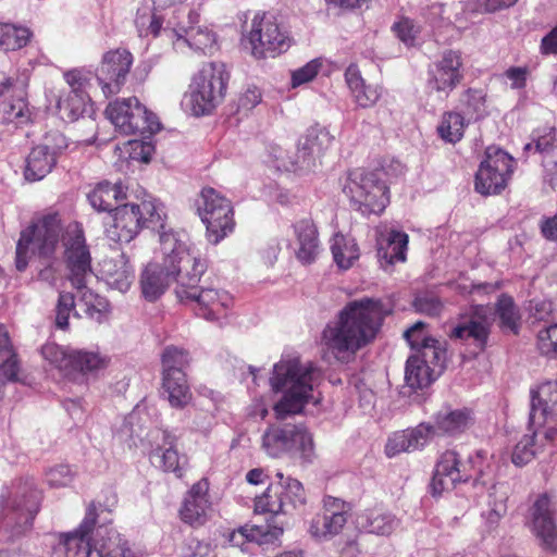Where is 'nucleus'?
Instances as JSON below:
<instances>
[{
  "label": "nucleus",
  "mask_w": 557,
  "mask_h": 557,
  "mask_svg": "<svg viewBox=\"0 0 557 557\" xmlns=\"http://www.w3.org/2000/svg\"><path fill=\"white\" fill-rule=\"evenodd\" d=\"M490 334V319L486 314L475 309L453 329L450 337L461 341H471L479 351H484L487 347Z\"/></svg>",
  "instance_id": "cd10ccee"
},
{
  "label": "nucleus",
  "mask_w": 557,
  "mask_h": 557,
  "mask_svg": "<svg viewBox=\"0 0 557 557\" xmlns=\"http://www.w3.org/2000/svg\"><path fill=\"white\" fill-rule=\"evenodd\" d=\"M67 147V138L61 132L46 133L42 141L34 146L25 158L24 178L27 182L44 180L55 168Z\"/></svg>",
  "instance_id": "f3484780"
},
{
  "label": "nucleus",
  "mask_w": 557,
  "mask_h": 557,
  "mask_svg": "<svg viewBox=\"0 0 557 557\" xmlns=\"http://www.w3.org/2000/svg\"><path fill=\"white\" fill-rule=\"evenodd\" d=\"M133 63L134 57L127 49H112L103 54L96 70V77L107 98L122 90Z\"/></svg>",
  "instance_id": "412c9836"
},
{
  "label": "nucleus",
  "mask_w": 557,
  "mask_h": 557,
  "mask_svg": "<svg viewBox=\"0 0 557 557\" xmlns=\"http://www.w3.org/2000/svg\"><path fill=\"white\" fill-rule=\"evenodd\" d=\"M183 252V274L175 294L181 302L194 304L195 313L208 321H216L227 317L233 306L230 293L216 288L199 287L198 283L207 270V260L198 252Z\"/></svg>",
  "instance_id": "7ed1b4c3"
},
{
  "label": "nucleus",
  "mask_w": 557,
  "mask_h": 557,
  "mask_svg": "<svg viewBox=\"0 0 557 557\" xmlns=\"http://www.w3.org/2000/svg\"><path fill=\"white\" fill-rule=\"evenodd\" d=\"M150 460L163 472L173 473L182 480L189 469V458L177 449V437L168 430H158L152 435Z\"/></svg>",
  "instance_id": "5701e85b"
},
{
  "label": "nucleus",
  "mask_w": 557,
  "mask_h": 557,
  "mask_svg": "<svg viewBox=\"0 0 557 557\" xmlns=\"http://www.w3.org/2000/svg\"><path fill=\"white\" fill-rule=\"evenodd\" d=\"M58 108L64 119L77 120L84 111L83 100L79 95H69L65 99L58 101Z\"/></svg>",
  "instance_id": "6e6d98bb"
},
{
  "label": "nucleus",
  "mask_w": 557,
  "mask_h": 557,
  "mask_svg": "<svg viewBox=\"0 0 557 557\" xmlns=\"http://www.w3.org/2000/svg\"><path fill=\"white\" fill-rule=\"evenodd\" d=\"M293 227L298 244L297 259L304 264L312 263L319 252V234L313 220L301 219Z\"/></svg>",
  "instance_id": "7c9ffc66"
},
{
  "label": "nucleus",
  "mask_w": 557,
  "mask_h": 557,
  "mask_svg": "<svg viewBox=\"0 0 557 557\" xmlns=\"http://www.w3.org/2000/svg\"><path fill=\"white\" fill-rule=\"evenodd\" d=\"M162 388L168 394L171 407L176 409L185 408L193 398L185 372L162 374Z\"/></svg>",
  "instance_id": "e433bc0d"
},
{
  "label": "nucleus",
  "mask_w": 557,
  "mask_h": 557,
  "mask_svg": "<svg viewBox=\"0 0 557 557\" xmlns=\"http://www.w3.org/2000/svg\"><path fill=\"white\" fill-rule=\"evenodd\" d=\"M355 522L359 531L380 536L391 535L397 525L396 517L379 505L359 512Z\"/></svg>",
  "instance_id": "c756f323"
},
{
  "label": "nucleus",
  "mask_w": 557,
  "mask_h": 557,
  "mask_svg": "<svg viewBox=\"0 0 557 557\" xmlns=\"http://www.w3.org/2000/svg\"><path fill=\"white\" fill-rule=\"evenodd\" d=\"M540 51L543 55L557 54V25L542 38Z\"/></svg>",
  "instance_id": "338daca9"
},
{
  "label": "nucleus",
  "mask_w": 557,
  "mask_h": 557,
  "mask_svg": "<svg viewBox=\"0 0 557 557\" xmlns=\"http://www.w3.org/2000/svg\"><path fill=\"white\" fill-rule=\"evenodd\" d=\"M416 352L417 354L412 357L421 358L424 363L437 368L438 372H442L444 369V363L446 361V348L438 339L434 337L426 339V342L420 346Z\"/></svg>",
  "instance_id": "c03bdc74"
},
{
  "label": "nucleus",
  "mask_w": 557,
  "mask_h": 557,
  "mask_svg": "<svg viewBox=\"0 0 557 557\" xmlns=\"http://www.w3.org/2000/svg\"><path fill=\"white\" fill-rule=\"evenodd\" d=\"M283 534V528L270 525H253V531L250 533V542L259 545L270 544L275 542Z\"/></svg>",
  "instance_id": "4d7b16f0"
},
{
  "label": "nucleus",
  "mask_w": 557,
  "mask_h": 557,
  "mask_svg": "<svg viewBox=\"0 0 557 557\" xmlns=\"http://www.w3.org/2000/svg\"><path fill=\"white\" fill-rule=\"evenodd\" d=\"M413 307L417 312L429 317H437L443 310L441 300L434 296L417 297L413 301Z\"/></svg>",
  "instance_id": "13d9d810"
},
{
  "label": "nucleus",
  "mask_w": 557,
  "mask_h": 557,
  "mask_svg": "<svg viewBox=\"0 0 557 557\" xmlns=\"http://www.w3.org/2000/svg\"><path fill=\"white\" fill-rule=\"evenodd\" d=\"M380 171L355 169L348 172L343 193L362 215L381 214L389 203V187Z\"/></svg>",
  "instance_id": "6e6552de"
},
{
  "label": "nucleus",
  "mask_w": 557,
  "mask_h": 557,
  "mask_svg": "<svg viewBox=\"0 0 557 557\" xmlns=\"http://www.w3.org/2000/svg\"><path fill=\"white\" fill-rule=\"evenodd\" d=\"M345 81L356 103L361 108H371L381 98V88L377 85L367 84L356 64H350L346 69Z\"/></svg>",
  "instance_id": "473e14b6"
},
{
  "label": "nucleus",
  "mask_w": 557,
  "mask_h": 557,
  "mask_svg": "<svg viewBox=\"0 0 557 557\" xmlns=\"http://www.w3.org/2000/svg\"><path fill=\"white\" fill-rule=\"evenodd\" d=\"M462 79L463 63L459 51H444L441 59L429 69V85L437 92L448 95Z\"/></svg>",
  "instance_id": "b1692460"
},
{
  "label": "nucleus",
  "mask_w": 557,
  "mask_h": 557,
  "mask_svg": "<svg viewBox=\"0 0 557 557\" xmlns=\"http://www.w3.org/2000/svg\"><path fill=\"white\" fill-rule=\"evenodd\" d=\"M277 482L270 483L264 492L255 498V512L262 515H292L307 503L302 484L292 478L284 479L277 472Z\"/></svg>",
  "instance_id": "4468645a"
},
{
  "label": "nucleus",
  "mask_w": 557,
  "mask_h": 557,
  "mask_svg": "<svg viewBox=\"0 0 557 557\" xmlns=\"http://www.w3.org/2000/svg\"><path fill=\"white\" fill-rule=\"evenodd\" d=\"M81 304L85 306V313L97 323L108 321L110 314V305L108 300L91 290H85L81 298Z\"/></svg>",
  "instance_id": "49530a36"
},
{
  "label": "nucleus",
  "mask_w": 557,
  "mask_h": 557,
  "mask_svg": "<svg viewBox=\"0 0 557 557\" xmlns=\"http://www.w3.org/2000/svg\"><path fill=\"white\" fill-rule=\"evenodd\" d=\"M185 41L195 51L207 53L215 45V35L207 27H190L186 32Z\"/></svg>",
  "instance_id": "09e8293b"
},
{
  "label": "nucleus",
  "mask_w": 557,
  "mask_h": 557,
  "mask_svg": "<svg viewBox=\"0 0 557 557\" xmlns=\"http://www.w3.org/2000/svg\"><path fill=\"white\" fill-rule=\"evenodd\" d=\"M106 115L124 135L149 136L158 133L161 124L158 117L136 97L116 99L106 109Z\"/></svg>",
  "instance_id": "ddd939ff"
},
{
  "label": "nucleus",
  "mask_w": 557,
  "mask_h": 557,
  "mask_svg": "<svg viewBox=\"0 0 557 557\" xmlns=\"http://www.w3.org/2000/svg\"><path fill=\"white\" fill-rule=\"evenodd\" d=\"M505 76L511 82L512 89H523L529 76L528 67L511 66L506 70Z\"/></svg>",
  "instance_id": "e2e57ef3"
},
{
  "label": "nucleus",
  "mask_w": 557,
  "mask_h": 557,
  "mask_svg": "<svg viewBox=\"0 0 557 557\" xmlns=\"http://www.w3.org/2000/svg\"><path fill=\"white\" fill-rule=\"evenodd\" d=\"M262 448L274 458L285 454L310 461L314 454L311 433L302 424H272L262 435Z\"/></svg>",
  "instance_id": "f8f14e48"
},
{
  "label": "nucleus",
  "mask_w": 557,
  "mask_h": 557,
  "mask_svg": "<svg viewBox=\"0 0 557 557\" xmlns=\"http://www.w3.org/2000/svg\"><path fill=\"white\" fill-rule=\"evenodd\" d=\"M42 497L33 478L14 481L8 494L0 496V529L12 539L25 535L33 528Z\"/></svg>",
  "instance_id": "39448f33"
},
{
  "label": "nucleus",
  "mask_w": 557,
  "mask_h": 557,
  "mask_svg": "<svg viewBox=\"0 0 557 557\" xmlns=\"http://www.w3.org/2000/svg\"><path fill=\"white\" fill-rule=\"evenodd\" d=\"M473 412L469 408L453 409L447 406L433 416L432 423H422L430 429V438L434 435H456L473 424Z\"/></svg>",
  "instance_id": "bb28decb"
},
{
  "label": "nucleus",
  "mask_w": 557,
  "mask_h": 557,
  "mask_svg": "<svg viewBox=\"0 0 557 557\" xmlns=\"http://www.w3.org/2000/svg\"><path fill=\"white\" fill-rule=\"evenodd\" d=\"M196 212L206 227V239L218 245L236 227L235 209L231 199L213 187H203L195 200Z\"/></svg>",
  "instance_id": "9d476101"
},
{
  "label": "nucleus",
  "mask_w": 557,
  "mask_h": 557,
  "mask_svg": "<svg viewBox=\"0 0 557 557\" xmlns=\"http://www.w3.org/2000/svg\"><path fill=\"white\" fill-rule=\"evenodd\" d=\"M387 314L381 299L348 301L322 330L320 345L341 361L355 356L375 341Z\"/></svg>",
  "instance_id": "f03ea898"
},
{
  "label": "nucleus",
  "mask_w": 557,
  "mask_h": 557,
  "mask_svg": "<svg viewBox=\"0 0 557 557\" xmlns=\"http://www.w3.org/2000/svg\"><path fill=\"white\" fill-rule=\"evenodd\" d=\"M437 368L423 362L421 358L409 357L406 362L405 380L412 389H422L431 385L438 375Z\"/></svg>",
  "instance_id": "4c0bfd02"
},
{
  "label": "nucleus",
  "mask_w": 557,
  "mask_h": 557,
  "mask_svg": "<svg viewBox=\"0 0 557 557\" xmlns=\"http://www.w3.org/2000/svg\"><path fill=\"white\" fill-rule=\"evenodd\" d=\"M466 126L467 124L462 114L448 111L442 115V120L437 126V134L444 141L456 144L462 139Z\"/></svg>",
  "instance_id": "79ce46f5"
},
{
  "label": "nucleus",
  "mask_w": 557,
  "mask_h": 557,
  "mask_svg": "<svg viewBox=\"0 0 557 557\" xmlns=\"http://www.w3.org/2000/svg\"><path fill=\"white\" fill-rule=\"evenodd\" d=\"M64 79L71 87L73 95H78L86 83V78L79 70L67 71L64 73Z\"/></svg>",
  "instance_id": "774afa93"
},
{
  "label": "nucleus",
  "mask_w": 557,
  "mask_h": 557,
  "mask_svg": "<svg viewBox=\"0 0 557 557\" xmlns=\"http://www.w3.org/2000/svg\"><path fill=\"white\" fill-rule=\"evenodd\" d=\"M33 38V32L22 25L13 23H0V49L16 51L28 45Z\"/></svg>",
  "instance_id": "ea45409f"
},
{
  "label": "nucleus",
  "mask_w": 557,
  "mask_h": 557,
  "mask_svg": "<svg viewBox=\"0 0 557 557\" xmlns=\"http://www.w3.org/2000/svg\"><path fill=\"white\" fill-rule=\"evenodd\" d=\"M76 472L69 465H55L45 472L46 483L51 488L67 487L74 481Z\"/></svg>",
  "instance_id": "8fccbe9b"
},
{
  "label": "nucleus",
  "mask_w": 557,
  "mask_h": 557,
  "mask_svg": "<svg viewBox=\"0 0 557 557\" xmlns=\"http://www.w3.org/2000/svg\"><path fill=\"white\" fill-rule=\"evenodd\" d=\"M1 114L3 121L24 125L30 121L32 111L27 100L23 97L11 99L2 103Z\"/></svg>",
  "instance_id": "a18cd8bd"
},
{
  "label": "nucleus",
  "mask_w": 557,
  "mask_h": 557,
  "mask_svg": "<svg viewBox=\"0 0 557 557\" xmlns=\"http://www.w3.org/2000/svg\"><path fill=\"white\" fill-rule=\"evenodd\" d=\"M189 362L190 357L186 349L173 345L166 346L161 355L162 374L185 372Z\"/></svg>",
  "instance_id": "37998d69"
},
{
  "label": "nucleus",
  "mask_w": 557,
  "mask_h": 557,
  "mask_svg": "<svg viewBox=\"0 0 557 557\" xmlns=\"http://www.w3.org/2000/svg\"><path fill=\"white\" fill-rule=\"evenodd\" d=\"M230 78L224 63H205L190 84L189 103L193 114H211L224 101Z\"/></svg>",
  "instance_id": "9b49d317"
},
{
  "label": "nucleus",
  "mask_w": 557,
  "mask_h": 557,
  "mask_svg": "<svg viewBox=\"0 0 557 557\" xmlns=\"http://www.w3.org/2000/svg\"><path fill=\"white\" fill-rule=\"evenodd\" d=\"M474 460L471 456L463 457L455 449L443 451L434 467L431 480V493L441 496L454 490L460 483H467L475 475Z\"/></svg>",
  "instance_id": "dca6fc26"
},
{
  "label": "nucleus",
  "mask_w": 557,
  "mask_h": 557,
  "mask_svg": "<svg viewBox=\"0 0 557 557\" xmlns=\"http://www.w3.org/2000/svg\"><path fill=\"white\" fill-rule=\"evenodd\" d=\"M96 529L95 548L99 557H135L127 540L116 530L104 525Z\"/></svg>",
  "instance_id": "2f4dec72"
},
{
  "label": "nucleus",
  "mask_w": 557,
  "mask_h": 557,
  "mask_svg": "<svg viewBox=\"0 0 557 557\" xmlns=\"http://www.w3.org/2000/svg\"><path fill=\"white\" fill-rule=\"evenodd\" d=\"M320 67H321V62H319L318 60H312V61L308 62L306 65H304L302 67L293 72V75H292L293 86H299L301 84L312 81L318 75Z\"/></svg>",
  "instance_id": "052dcab7"
},
{
  "label": "nucleus",
  "mask_w": 557,
  "mask_h": 557,
  "mask_svg": "<svg viewBox=\"0 0 557 557\" xmlns=\"http://www.w3.org/2000/svg\"><path fill=\"white\" fill-rule=\"evenodd\" d=\"M393 30L396 36L407 45L412 44L416 38L414 26L409 18H401L399 22L395 23Z\"/></svg>",
  "instance_id": "680f3d73"
},
{
  "label": "nucleus",
  "mask_w": 557,
  "mask_h": 557,
  "mask_svg": "<svg viewBox=\"0 0 557 557\" xmlns=\"http://www.w3.org/2000/svg\"><path fill=\"white\" fill-rule=\"evenodd\" d=\"M251 55L257 60L276 58L294 45L289 29L270 12L253 15L250 27L244 35Z\"/></svg>",
  "instance_id": "1a4fd4ad"
},
{
  "label": "nucleus",
  "mask_w": 557,
  "mask_h": 557,
  "mask_svg": "<svg viewBox=\"0 0 557 557\" xmlns=\"http://www.w3.org/2000/svg\"><path fill=\"white\" fill-rule=\"evenodd\" d=\"M112 223L107 227V236L116 243H129L143 228L157 231L161 236L165 231V214L154 200L140 203H124L112 212Z\"/></svg>",
  "instance_id": "0eeeda50"
},
{
  "label": "nucleus",
  "mask_w": 557,
  "mask_h": 557,
  "mask_svg": "<svg viewBox=\"0 0 557 557\" xmlns=\"http://www.w3.org/2000/svg\"><path fill=\"white\" fill-rule=\"evenodd\" d=\"M41 354L46 360L63 372L71 375L75 372L83 374L97 373L108 367L110 359L97 351L64 349L57 344H46Z\"/></svg>",
  "instance_id": "a211bd4d"
},
{
  "label": "nucleus",
  "mask_w": 557,
  "mask_h": 557,
  "mask_svg": "<svg viewBox=\"0 0 557 557\" xmlns=\"http://www.w3.org/2000/svg\"><path fill=\"white\" fill-rule=\"evenodd\" d=\"M319 370L311 362L302 363L298 358L282 359L274 364L270 385L273 392H283L273 411L278 420L300 413L312 398L313 385Z\"/></svg>",
  "instance_id": "20e7f679"
},
{
  "label": "nucleus",
  "mask_w": 557,
  "mask_h": 557,
  "mask_svg": "<svg viewBox=\"0 0 557 557\" xmlns=\"http://www.w3.org/2000/svg\"><path fill=\"white\" fill-rule=\"evenodd\" d=\"M404 337L410 345L411 349L417 350L426 342V339H430L432 336H429L425 333V323L418 321L411 327L405 331Z\"/></svg>",
  "instance_id": "bf43d9fd"
},
{
  "label": "nucleus",
  "mask_w": 557,
  "mask_h": 557,
  "mask_svg": "<svg viewBox=\"0 0 557 557\" xmlns=\"http://www.w3.org/2000/svg\"><path fill=\"white\" fill-rule=\"evenodd\" d=\"M430 441V429L420 423L413 429L393 433L385 444V455L388 458L401 453H411L424 447Z\"/></svg>",
  "instance_id": "c85d7f7f"
},
{
  "label": "nucleus",
  "mask_w": 557,
  "mask_h": 557,
  "mask_svg": "<svg viewBox=\"0 0 557 557\" xmlns=\"http://www.w3.org/2000/svg\"><path fill=\"white\" fill-rule=\"evenodd\" d=\"M75 308V297L72 293L61 292L55 306V326L67 330L69 319Z\"/></svg>",
  "instance_id": "603ef678"
},
{
  "label": "nucleus",
  "mask_w": 557,
  "mask_h": 557,
  "mask_svg": "<svg viewBox=\"0 0 557 557\" xmlns=\"http://www.w3.org/2000/svg\"><path fill=\"white\" fill-rule=\"evenodd\" d=\"M207 479L194 483L186 493L178 510L180 519L191 528H200L209 520L211 502Z\"/></svg>",
  "instance_id": "a878e982"
},
{
  "label": "nucleus",
  "mask_w": 557,
  "mask_h": 557,
  "mask_svg": "<svg viewBox=\"0 0 557 557\" xmlns=\"http://www.w3.org/2000/svg\"><path fill=\"white\" fill-rule=\"evenodd\" d=\"M531 411L529 422L544 426L557 421V381L547 380L530 389Z\"/></svg>",
  "instance_id": "393cba45"
},
{
  "label": "nucleus",
  "mask_w": 557,
  "mask_h": 557,
  "mask_svg": "<svg viewBox=\"0 0 557 557\" xmlns=\"http://www.w3.org/2000/svg\"><path fill=\"white\" fill-rule=\"evenodd\" d=\"M409 237L405 232L392 230L385 239L379 242L377 257L381 267L386 269L407 259Z\"/></svg>",
  "instance_id": "72a5a7b5"
},
{
  "label": "nucleus",
  "mask_w": 557,
  "mask_h": 557,
  "mask_svg": "<svg viewBox=\"0 0 557 557\" xmlns=\"http://www.w3.org/2000/svg\"><path fill=\"white\" fill-rule=\"evenodd\" d=\"M98 516V507L95 502H91L77 529L72 532L59 534L58 543L54 546V556L90 557L92 553L90 535L97 527Z\"/></svg>",
  "instance_id": "4be33fe9"
},
{
  "label": "nucleus",
  "mask_w": 557,
  "mask_h": 557,
  "mask_svg": "<svg viewBox=\"0 0 557 557\" xmlns=\"http://www.w3.org/2000/svg\"><path fill=\"white\" fill-rule=\"evenodd\" d=\"M261 91L258 87H248L238 99V107L243 110L249 111L253 109L261 101Z\"/></svg>",
  "instance_id": "0e129e2a"
},
{
  "label": "nucleus",
  "mask_w": 557,
  "mask_h": 557,
  "mask_svg": "<svg viewBox=\"0 0 557 557\" xmlns=\"http://www.w3.org/2000/svg\"><path fill=\"white\" fill-rule=\"evenodd\" d=\"M352 505L342 498L325 495L322 507L309 521V534L319 541H330L339 535L346 527Z\"/></svg>",
  "instance_id": "6ab92c4d"
},
{
  "label": "nucleus",
  "mask_w": 557,
  "mask_h": 557,
  "mask_svg": "<svg viewBox=\"0 0 557 557\" xmlns=\"http://www.w3.org/2000/svg\"><path fill=\"white\" fill-rule=\"evenodd\" d=\"M126 198L121 184H111L109 182L99 183L88 195L90 205L98 211L114 212L119 202Z\"/></svg>",
  "instance_id": "c9c22d12"
},
{
  "label": "nucleus",
  "mask_w": 557,
  "mask_h": 557,
  "mask_svg": "<svg viewBox=\"0 0 557 557\" xmlns=\"http://www.w3.org/2000/svg\"><path fill=\"white\" fill-rule=\"evenodd\" d=\"M496 313L502 327L508 329L515 334L518 333L520 315L510 296L502 295L499 297L496 304Z\"/></svg>",
  "instance_id": "de8ad7c7"
},
{
  "label": "nucleus",
  "mask_w": 557,
  "mask_h": 557,
  "mask_svg": "<svg viewBox=\"0 0 557 557\" xmlns=\"http://www.w3.org/2000/svg\"><path fill=\"white\" fill-rule=\"evenodd\" d=\"M460 104L465 115L479 117L484 111L485 98L481 90L469 88L460 96Z\"/></svg>",
  "instance_id": "3c124183"
},
{
  "label": "nucleus",
  "mask_w": 557,
  "mask_h": 557,
  "mask_svg": "<svg viewBox=\"0 0 557 557\" xmlns=\"http://www.w3.org/2000/svg\"><path fill=\"white\" fill-rule=\"evenodd\" d=\"M64 247V263L71 285L81 290L86 288V281L92 273L91 255L86 243L83 225L73 221L62 228L59 212H48L35 218L21 232L15 250V268L23 272L29 260V251L40 257L50 258L54 255L59 242Z\"/></svg>",
  "instance_id": "f257e3e1"
},
{
  "label": "nucleus",
  "mask_w": 557,
  "mask_h": 557,
  "mask_svg": "<svg viewBox=\"0 0 557 557\" xmlns=\"http://www.w3.org/2000/svg\"><path fill=\"white\" fill-rule=\"evenodd\" d=\"M271 156L275 162V166L280 171L299 173L312 169L310 158L300 151L299 146L294 151L283 149L280 146L271 148Z\"/></svg>",
  "instance_id": "58836bf2"
},
{
  "label": "nucleus",
  "mask_w": 557,
  "mask_h": 557,
  "mask_svg": "<svg viewBox=\"0 0 557 557\" xmlns=\"http://www.w3.org/2000/svg\"><path fill=\"white\" fill-rule=\"evenodd\" d=\"M334 261L338 268L348 270L359 259V247L354 239L336 234L331 246Z\"/></svg>",
  "instance_id": "a19ab883"
},
{
  "label": "nucleus",
  "mask_w": 557,
  "mask_h": 557,
  "mask_svg": "<svg viewBox=\"0 0 557 557\" xmlns=\"http://www.w3.org/2000/svg\"><path fill=\"white\" fill-rule=\"evenodd\" d=\"M533 534L545 550L557 552V498L547 492L536 496L529 509Z\"/></svg>",
  "instance_id": "aec40b11"
},
{
  "label": "nucleus",
  "mask_w": 557,
  "mask_h": 557,
  "mask_svg": "<svg viewBox=\"0 0 557 557\" xmlns=\"http://www.w3.org/2000/svg\"><path fill=\"white\" fill-rule=\"evenodd\" d=\"M515 170V159L505 150L487 147L474 177L476 193L488 196L500 194Z\"/></svg>",
  "instance_id": "2eb2a0df"
},
{
  "label": "nucleus",
  "mask_w": 557,
  "mask_h": 557,
  "mask_svg": "<svg viewBox=\"0 0 557 557\" xmlns=\"http://www.w3.org/2000/svg\"><path fill=\"white\" fill-rule=\"evenodd\" d=\"M333 140L334 137L326 128L312 126L299 139L298 146L310 158V165L313 168L315 158L321 157L332 146Z\"/></svg>",
  "instance_id": "f704fd0d"
},
{
  "label": "nucleus",
  "mask_w": 557,
  "mask_h": 557,
  "mask_svg": "<svg viewBox=\"0 0 557 557\" xmlns=\"http://www.w3.org/2000/svg\"><path fill=\"white\" fill-rule=\"evenodd\" d=\"M161 250L164 256L163 263H148L140 275V289L144 298L148 301H156L168 289L171 281L180 285L182 278L181 258L183 252H195L187 245L180 240L175 233L162 232Z\"/></svg>",
  "instance_id": "423d86ee"
},
{
  "label": "nucleus",
  "mask_w": 557,
  "mask_h": 557,
  "mask_svg": "<svg viewBox=\"0 0 557 557\" xmlns=\"http://www.w3.org/2000/svg\"><path fill=\"white\" fill-rule=\"evenodd\" d=\"M536 435V431H534L532 436H524L518 444L515 446V449L511 455V461L518 466L523 467L535 457V451L533 449L534 446V436Z\"/></svg>",
  "instance_id": "864d4df0"
},
{
  "label": "nucleus",
  "mask_w": 557,
  "mask_h": 557,
  "mask_svg": "<svg viewBox=\"0 0 557 557\" xmlns=\"http://www.w3.org/2000/svg\"><path fill=\"white\" fill-rule=\"evenodd\" d=\"M537 348L544 356H557V324L550 325L539 332Z\"/></svg>",
  "instance_id": "5fc2aeb1"
},
{
  "label": "nucleus",
  "mask_w": 557,
  "mask_h": 557,
  "mask_svg": "<svg viewBox=\"0 0 557 557\" xmlns=\"http://www.w3.org/2000/svg\"><path fill=\"white\" fill-rule=\"evenodd\" d=\"M253 531V525H243L238 528L237 530H233L228 534V542L236 547H242L246 543L250 542V533Z\"/></svg>",
  "instance_id": "69168bd1"
}]
</instances>
